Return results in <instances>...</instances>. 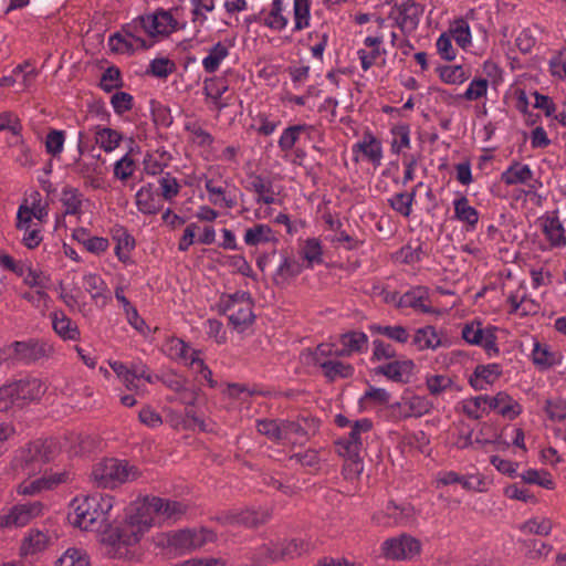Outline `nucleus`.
<instances>
[{
	"mask_svg": "<svg viewBox=\"0 0 566 566\" xmlns=\"http://www.w3.org/2000/svg\"><path fill=\"white\" fill-rule=\"evenodd\" d=\"M188 505L158 496L146 497L138 503L124 523L109 533L107 541L113 546H132L158 520L177 521L186 514Z\"/></svg>",
	"mask_w": 566,
	"mask_h": 566,
	"instance_id": "f257e3e1",
	"label": "nucleus"
},
{
	"mask_svg": "<svg viewBox=\"0 0 566 566\" xmlns=\"http://www.w3.org/2000/svg\"><path fill=\"white\" fill-rule=\"evenodd\" d=\"M113 503L112 496L102 494L75 499L72 503L74 511L69 514V521L83 531L107 532Z\"/></svg>",
	"mask_w": 566,
	"mask_h": 566,
	"instance_id": "f03ea898",
	"label": "nucleus"
},
{
	"mask_svg": "<svg viewBox=\"0 0 566 566\" xmlns=\"http://www.w3.org/2000/svg\"><path fill=\"white\" fill-rule=\"evenodd\" d=\"M57 454L56 442L52 439H38L19 449L12 460L15 472L33 476L42 472L44 465Z\"/></svg>",
	"mask_w": 566,
	"mask_h": 566,
	"instance_id": "7ed1b4c3",
	"label": "nucleus"
},
{
	"mask_svg": "<svg viewBox=\"0 0 566 566\" xmlns=\"http://www.w3.org/2000/svg\"><path fill=\"white\" fill-rule=\"evenodd\" d=\"M142 476V471L127 460L107 458L93 465L91 481L103 489H114L120 484L134 482Z\"/></svg>",
	"mask_w": 566,
	"mask_h": 566,
	"instance_id": "20e7f679",
	"label": "nucleus"
},
{
	"mask_svg": "<svg viewBox=\"0 0 566 566\" xmlns=\"http://www.w3.org/2000/svg\"><path fill=\"white\" fill-rule=\"evenodd\" d=\"M373 428L371 420L363 418L350 424L346 437L335 442V451L346 459L344 471L350 476H357L363 472L360 452L363 450V434L368 433Z\"/></svg>",
	"mask_w": 566,
	"mask_h": 566,
	"instance_id": "39448f33",
	"label": "nucleus"
},
{
	"mask_svg": "<svg viewBox=\"0 0 566 566\" xmlns=\"http://www.w3.org/2000/svg\"><path fill=\"white\" fill-rule=\"evenodd\" d=\"M53 353V346L41 339L13 342L3 349V354L6 355L4 358H13L27 364L49 358Z\"/></svg>",
	"mask_w": 566,
	"mask_h": 566,
	"instance_id": "423d86ee",
	"label": "nucleus"
},
{
	"mask_svg": "<svg viewBox=\"0 0 566 566\" xmlns=\"http://www.w3.org/2000/svg\"><path fill=\"white\" fill-rule=\"evenodd\" d=\"M272 516L268 509L230 510L219 513L214 520L223 526L259 527L265 524Z\"/></svg>",
	"mask_w": 566,
	"mask_h": 566,
	"instance_id": "0eeeda50",
	"label": "nucleus"
},
{
	"mask_svg": "<svg viewBox=\"0 0 566 566\" xmlns=\"http://www.w3.org/2000/svg\"><path fill=\"white\" fill-rule=\"evenodd\" d=\"M224 314L234 328L244 331L254 321L252 302L247 293H235L230 295L224 302Z\"/></svg>",
	"mask_w": 566,
	"mask_h": 566,
	"instance_id": "6e6552de",
	"label": "nucleus"
},
{
	"mask_svg": "<svg viewBox=\"0 0 566 566\" xmlns=\"http://www.w3.org/2000/svg\"><path fill=\"white\" fill-rule=\"evenodd\" d=\"M382 555L392 560H410L421 553V542L416 537L401 534L386 539L381 544Z\"/></svg>",
	"mask_w": 566,
	"mask_h": 566,
	"instance_id": "1a4fd4ad",
	"label": "nucleus"
},
{
	"mask_svg": "<svg viewBox=\"0 0 566 566\" xmlns=\"http://www.w3.org/2000/svg\"><path fill=\"white\" fill-rule=\"evenodd\" d=\"M44 504L40 501L19 503L13 505L8 513L0 515V526L22 527L34 518L42 516Z\"/></svg>",
	"mask_w": 566,
	"mask_h": 566,
	"instance_id": "9d476101",
	"label": "nucleus"
},
{
	"mask_svg": "<svg viewBox=\"0 0 566 566\" xmlns=\"http://www.w3.org/2000/svg\"><path fill=\"white\" fill-rule=\"evenodd\" d=\"M422 13V6L415 0H402L401 3L394 6L389 18L395 20L402 33L410 34L418 28Z\"/></svg>",
	"mask_w": 566,
	"mask_h": 566,
	"instance_id": "9b49d317",
	"label": "nucleus"
},
{
	"mask_svg": "<svg viewBox=\"0 0 566 566\" xmlns=\"http://www.w3.org/2000/svg\"><path fill=\"white\" fill-rule=\"evenodd\" d=\"M138 23L149 36L168 35L176 30L177 25L172 14L163 9L138 17Z\"/></svg>",
	"mask_w": 566,
	"mask_h": 566,
	"instance_id": "f8f14e48",
	"label": "nucleus"
},
{
	"mask_svg": "<svg viewBox=\"0 0 566 566\" xmlns=\"http://www.w3.org/2000/svg\"><path fill=\"white\" fill-rule=\"evenodd\" d=\"M416 365L413 360L397 357L374 368V374L384 376L397 384H408L413 375Z\"/></svg>",
	"mask_w": 566,
	"mask_h": 566,
	"instance_id": "ddd939ff",
	"label": "nucleus"
},
{
	"mask_svg": "<svg viewBox=\"0 0 566 566\" xmlns=\"http://www.w3.org/2000/svg\"><path fill=\"white\" fill-rule=\"evenodd\" d=\"M143 30L138 23V18L132 23L126 24L123 28L122 33H115L109 38V45L113 51L134 50V49H147V42L138 35V32Z\"/></svg>",
	"mask_w": 566,
	"mask_h": 566,
	"instance_id": "4468645a",
	"label": "nucleus"
},
{
	"mask_svg": "<svg viewBox=\"0 0 566 566\" xmlns=\"http://www.w3.org/2000/svg\"><path fill=\"white\" fill-rule=\"evenodd\" d=\"M462 338L469 344L482 346L490 357L499 353L495 335L490 329H483L479 322L465 324L462 328Z\"/></svg>",
	"mask_w": 566,
	"mask_h": 566,
	"instance_id": "2eb2a0df",
	"label": "nucleus"
},
{
	"mask_svg": "<svg viewBox=\"0 0 566 566\" xmlns=\"http://www.w3.org/2000/svg\"><path fill=\"white\" fill-rule=\"evenodd\" d=\"M17 403L40 399L46 391L45 384L39 378H25L12 382Z\"/></svg>",
	"mask_w": 566,
	"mask_h": 566,
	"instance_id": "dca6fc26",
	"label": "nucleus"
},
{
	"mask_svg": "<svg viewBox=\"0 0 566 566\" xmlns=\"http://www.w3.org/2000/svg\"><path fill=\"white\" fill-rule=\"evenodd\" d=\"M353 151L361 153L375 167H378L381 164V143L370 133L364 134L363 139L354 145Z\"/></svg>",
	"mask_w": 566,
	"mask_h": 566,
	"instance_id": "f3484780",
	"label": "nucleus"
},
{
	"mask_svg": "<svg viewBox=\"0 0 566 566\" xmlns=\"http://www.w3.org/2000/svg\"><path fill=\"white\" fill-rule=\"evenodd\" d=\"M502 375V368L497 364L479 365L470 376V385L475 390H485V385L493 384Z\"/></svg>",
	"mask_w": 566,
	"mask_h": 566,
	"instance_id": "a211bd4d",
	"label": "nucleus"
},
{
	"mask_svg": "<svg viewBox=\"0 0 566 566\" xmlns=\"http://www.w3.org/2000/svg\"><path fill=\"white\" fill-rule=\"evenodd\" d=\"M303 265L293 256L284 255L282 262L273 274V282L277 286L287 285L293 279L301 274Z\"/></svg>",
	"mask_w": 566,
	"mask_h": 566,
	"instance_id": "6ab92c4d",
	"label": "nucleus"
},
{
	"mask_svg": "<svg viewBox=\"0 0 566 566\" xmlns=\"http://www.w3.org/2000/svg\"><path fill=\"white\" fill-rule=\"evenodd\" d=\"M428 291L424 287H415L399 297L398 307H410L421 313H432L431 306L427 305Z\"/></svg>",
	"mask_w": 566,
	"mask_h": 566,
	"instance_id": "aec40b11",
	"label": "nucleus"
},
{
	"mask_svg": "<svg viewBox=\"0 0 566 566\" xmlns=\"http://www.w3.org/2000/svg\"><path fill=\"white\" fill-rule=\"evenodd\" d=\"M385 513L395 525L409 526L416 521V510L409 503L397 504L395 502H389L386 506Z\"/></svg>",
	"mask_w": 566,
	"mask_h": 566,
	"instance_id": "412c9836",
	"label": "nucleus"
},
{
	"mask_svg": "<svg viewBox=\"0 0 566 566\" xmlns=\"http://www.w3.org/2000/svg\"><path fill=\"white\" fill-rule=\"evenodd\" d=\"M52 326L54 332L64 340H77L80 338V329L70 317L62 311L51 314Z\"/></svg>",
	"mask_w": 566,
	"mask_h": 566,
	"instance_id": "4be33fe9",
	"label": "nucleus"
},
{
	"mask_svg": "<svg viewBox=\"0 0 566 566\" xmlns=\"http://www.w3.org/2000/svg\"><path fill=\"white\" fill-rule=\"evenodd\" d=\"M488 406L509 419L516 418L522 411L521 406L504 391L497 392L494 397H489Z\"/></svg>",
	"mask_w": 566,
	"mask_h": 566,
	"instance_id": "5701e85b",
	"label": "nucleus"
},
{
	"mask_svg": "<svg viewBox=\"0 0 566 566\" xmlns=\"http://www.w3.org/2000/svg\"><path fill=\"white\" fill-rule=\"evenodd\" d=\"M205 188L209 193V200L211 203L216 206H224L228 209H232L237 206L235 197L230 196L226 188L213 179H207Z\"/></svg>",
	"mask_w": 566,
	"mask_h": 566,
	"instance_id": "b1692460",
	"label": "nucleus"
},
{
	"mask_svg": "<svg viewBox=\"0 0 566 566\" xmlns=\"http://www.w3.org/2000/svg\"><path fill=\"white\" fill-rule=\"evenodd\" d=\"M91 129L94 132L95 143L106 153L117 148L123 139L120 133L108 127L96 125Z\"/></svg>",
	"mask_w": 566,
	"mask_h": 566,
	"instance_id": "393cba45",
	"label": "nucleus"
},
{
	"mask_svg": "<svg viewBox=\"0 0 566 566\" xmlns=\"http://www.w3.org/2000/svg\"><path fill=\"white\" fill-rule=\"evenodd\" d=\"M40 193L38 191L33 195L32 206L29 207L25 203H22L17 213V219H22V222H34L33 219H36L41 223L45 221L48 217V208L45 206L40 205Z\"/></svg>",
	"mask_w": 566,
	"mask_h": 566,
	"instance_id": "a878e982",
	"label": "nucleus"
},
{
	"mask_svg": "<svg viewBox=\"0 0 566 566\" xmlns=\"http://www.w3.org/2000/svg\"><path fill=\"white\" fill-rule=\"evenodd\" d=\"M542 229L553 247L566 245L565 230L557 216L543 219Z\"/></svg>",
	"mask_w": 566,
	"mask_h": 566,
	"instance_id": "bb28decb",
	"label": "nucleus"
},
{
	"mask_svg": "<svg viewBox=\"0 0 566 566\" xmlns=\"http://www.w3.org/2000/svg\"><path fill=\"white\" fill-rule=\"evenodd\" d=\"M532 178L533 171L530 166L518 161H513L501 175V180L507 186L526 184Z\"/></svg>",
	"mask_w": 566,
	"mask_h": 566,
	"instance_id": "cd10ccee",
	"label": "nucleus"
},
{
	"mask_svg": "<svg viewBox=\"0 0 566 566\" xmlns=\"http://www.w3.org/2000/svg\"><path fill=\"white\" fill-rule=\"evenodd\" d=\"M228 91L226 80L220 77L207 78L203 82V93L210 98L218 111L223 109L228 103L222 102V95Z\"/></svg>",
	"mask_w": 566,
	"mask_h": 566,
	"instance_id": "c85d7f7f",
	"label": "nucleus"
},
{
	"mask_svg": "<svg viewBox=\"0 0 566 566\" xmlns=\"http://www.w3.org/2000/svg\"><path fill=\"white\" fill-rule=\"evenodd\" d=\"M138 210L145 214H156L161 206L158 197L153 192L150 186L142 187L136 193Z\"/></svg>",
	"mask_w": 566,
	"mask_h": 566,
	"instance_id": "c756f323",
	"label": "nucleus"
},
{
	"mask_svg": "<svg viewBox=\"0 0 566 566\" xmlns=\"http://www.w3.org/2000/svg\"><path fill=\"white\" fill-rule=\"evenodd\" d=\"M368 337L363 332H348L340 336L344 348L335 352V356H349L353 352H361L367 345Z\"/></svg>",
	"mask_w": 566,
	"mask_h": 566,
	"instance_id": "7c9ffc66",
	"label": "nucleus"
},
{
	"mask_svg": "<svg viewBox=\"0 0 566 566\" xmlns=\"http://www.w3.org/2000/svg\"><path fill=\"white\" fill-rule=\"evenodd\" d=\"M454 216L461 222L467 223L469 229H474L479 222L478 210L469 205L467 197L462 196L454 200Z\"/></svg>",
	"mask_w": 566,
	"mask_h": 566,
	"instance_id": "2f4dec72",
	"label": "nucleus"
},
{
	"mask_svg": "<svg viewBox=\"0 0 566 566\" xmlns=\"http://www.w3.org/2000/svg\"><path fill=\"white\" fill-rule=\"evenodd\" d=\"M17 229L22 232V243L28 249H35L43 240L41 235V228L38 222H22V219H17Z\"/></svg>",
	"mask_w": 566,
	"mask_h": 566,
	"instance_id": "473e14b6",
	"label": "nucleus"
},
{
	"mask_svg": "<svg viewBox=\"0 0 566 566\" xmlns=\"http://www.w3.org/2000/svg\"><path fill=\"white\" fill-rule=\"evenodd\" d=\"M412 343L419 350L436 349L441 345V339L434 327L424 326L416 331Z\"/></svg>",
	"mask_w": 566,
	"mask_h": 566,
	"instance_id": "72a5a7b5",
	"label": "nucleus"
},
{
	"mask_svg": "<svg viewBox=\"0 0 566 566\" xmlns=\"http://www.w3.org/2000/svg\"><path fill=\"white\" fill-rule=\"evenodd\" d=\"M403 403L407 406V409L409 410V415H412V417H422L423 415H427L432 409L433 405L431 401H429L426 397L415 395L410 390H405L403 392Z\"/></svg>",
	"mask_w": 566,
	"mask_h": 566,
	"instance_id": "f704fd0d",
	"label": "nucleus"
},
{
	"mask_svg": "<svg viewBox=\"0 0 566 566\" xmlns=\"http://www.w3.org/2000/svg\"><path fill=\"white\" fill-rule=\"evenodd\" d=\"M230 45L223 42H217L209 51L208 55L202 60V66L207 73H214L221 62L229 55Z\"/></svg>",
	"mask_w": 566,
	"mask_h": 566,
	"instance_id": "c9c22d12",
	"label": "nucleus"
},
{
	"mask_svg": "<svg viewBox=\"0 0 566 566\" xmlns=\"http://www.w3.org/2000/svg\"><path fill=\"white\" fill-rule=\"evenodd\" d=\"M61 202L65 214L82 213L83 195L78 189L70 186L64 187L61 193Z\"/></svg>",
	"mask_w": 566,
	"mask_h": 566,
	"instance_id": "e433bc0d",
	"label": "nucleus"
},
{
	"mask_svg": "<svg viewBox=\"0 0 566 566\" xmlns=\"http://www.w3.org/2000/svg\"><path fill=\"white\" fill-rule=\"evenodd\" d=\"M271 241H276V239L274 238L273 230L268 224L260 223L245 230L244 242L250 247Z\"/></svg>",
	"mask_w": 566,
	"mask_h": 566,
	"instance_id": "4c0bfd02",
	"label": "nucleus"
},
{
	"mask_svg": "<svg viewBox=\"0 0 566 566\" xmlns=\"http://www.w3.org/2000/svg\"><path fill=\"white\" fill-rule=\"evenodd\" d=\"M322 369L324 376L329 381H334L337 378H349L354 375V367L339 360L327 359L325 363H322Z\"/></svg>",
	"mask_w": 566,
	"mask_h": 566,
	"instance_id": "58836bf2",
	"label": "nucleus"
},
{
	"mask_svg": "<svg viewBox=\"0 0 566 566\" xmlns=\"http://www.w3.org/2000/svg\"><path fill=\"white\" fill-rule=\"evenodd\" d=\"M90 556L76 547L67 548L54 563V566H90Z\"/></svg>",
	"mask_w": 566,
	"mask_h": 566,
	"instance_id": "ea45409f",
	"label": "nucleus"
},
{
	"mask_svg": "<svg viewBox=\"0 0 566 566\" xmlns=\"http://www.w3.org/2000/svg\"><path fill=\"white\" fill-rule=\"evenodd\" d=\"M99 157H90V158H77L72 165V170L84 177L92 176H102L103 175V165L98 161Z\"/></svg>",
	"mask_w": 566,
	"mask_h": 566,
	"instance_id": "a19ab883",
	"label": "nucleus"
},
{
	"mask_svg": "<svg viewBox=\"0 0 566 566\" xmlns=\"http://www.w3.org/2000/svg\"><path fill=\"white\" fill-rule=\"evenodd\" d=\"M333 347V344H319L314 350L306 349L301 354L302 361L305 365L319 366L322 368V363L327 360L324 358L335 355Z\"/></svg>",
	"mask_w": 566,
	"mask_h": 566,
	"instance_id": "79ce46f5",
	"label": "nucleus"
},
{
	"mask_svg": "<svg viewBox=\"0 0 566 566\" xmlns=\"http://www.w3.org/2000/svg\"><path fill=\"white\" fill-rule=\"evenodd\" d=\"M116 240L115 254L122 262L129 260V253L135 247V239L123 228L117 229L114 234Z\"/></svg>",
	"mask_w": 566,
	"mask_h": 566,
	"instance_id": "37998d69",
	"label": "nucleus"
},
{
	"mask_svg": "<svg viewBox=\"0 0 566 566\" xmlns=\"http://www.w3.org/2000/svg\"><path fill=\"white\" fill-rule=\"evenodd\" d=\"M437 71L440 78L448 84H461L470 77V73L462 65H443Z\"/></svg>",
	"mask_w": 566,
	"mask_h": 566,
	"instance_id": "c03bdc74",
	"label": "nucleus"
},
{
	"mask_svg": "<svg viewBox=\"0 0 566 566\" xmlns=\"http://www.w3.org/2000/svg\"><path fill=\"white\" fill-rule=\"evenodd\" d=\"M416 189L411 192H399L388 200L390 207L403 217L411 214V207L415 200Z\"/></svg>",
	"mask_w": 566,
	"mask_h": 566,
	"instance_id": "a18cd8bd",
	"label": "nucleus"
},
{
	"mask_svg": "<svg viewBox=\"0 0 566 566\" xmlns=\"http://www.w3.org/2000/svg\"><path fill=\"white\" fill-rule=\"evenodd\" d=\"M369 329L373 333L384 335V336H386L397 343H400V344L407 343L408 338H409L407 328L401 325H395V326L371 325L369 327Z\"/></svg>",
	"mask_w": 566,
	"mask_h": 566,
	"instance_id": "49530a36",
	"label": "nucleus"
},
{
	"mask_svg": "<svg viewBox=\"0 0 566 566\" xmlns=\"http://www.w3.org/2000/svg\"><path fill=\"white\" fill-rule=\"evenodd\" d=\"M23 280L24 283L29 286L40 289L35 293L38 301L48 296V294L44 292V289H46L49 284V277L44 275L43 272L30 268Z\"/></svg>",
	"mask_w": 566,
	"mask_h": 566,
	"instance_id": "de8ad7c7",
	"label": "nucleus"
},
{
	"mask_svg": "<svg viewBox=\"0 0 566 566\" xmlns=\"http://www.w3.org/2000/svg\"><path fill=\"white\" fill-rule=\"evenodd\" d=\"M256 430L272 441L282 440V421L274 419H261L256 421Z\"/></svg>",
	"mask_w": 566,
	"mask_h": 566,
	"instance_id": "09e8293b",
	"label": "nucleus"
},
{
	"mask_svg": "<svg viewBox=\"0 0 566 566\" xmlns=\"http://www.w3.org/2000/svg\"><path fill=\"white\" fill-rule=\"evenodd\" d=\"M544 410L551 421H564L566 420V399L549 398L545 402Z\"/></svg>",
	"mask_w": 566,
	"mask_h": 566,
	"instance_id": "8fccbe9b",
	"label": "nucleus"
},
{
	"mask_svg": "<svg viewBox=\"0 0 566 566\" xmlns=\"http://www.w3.org/2000/svg\"><path fill=\"white\" fill-rule=\"evenodd\" d=\"M397 357V352L395 347L389 344L385 343L381 339H374L373 340V354L370 357L371 361H389Z\"/></svg>",
	"mask_w": 566,
	"mask_h": 566,
	"instance_id": "3c124183",
	"label": "nucleus"
},
{
	"mask_svg": "<svg viewBox=\"0 0 566 566\" xmlns=\"http://www.w3.org/2000/svg\"><path fill=\"white\" fill-rule=\"evenodd\" d=\"M48 536L40 531H31L29 536L22 544V551L24 554H35L45 548L48 544Z\"/></svg>",
	"mask_w": 566,
	"mask_h": 566,
	"instance_id": "603ef678",
	"label": "nucleus"
},
{
	"mask_svg": "<svg viewBox=\"0 0 566 566\" xmlns=\"http://www.w3.org/2000/svg\"><path fill=\"white\" fill-rule=\"evenodd\" d=\"M306 129V125H293L285 128L279 139V147L281 150L287 151L292 149L298 140L300 135Z\"/></svg>",
	"mask_w": 566,
	"mask_h": 566,
	"instance_id": "864d4df0",
	"label": "nucleus"
},
{
	"mask_svg": "<svg viewBox=\"0 0 566 566\" xmlns=\"http://www.w3.org/2000/svg\"><path fill=\"white\" fill-rule=\"evenodd\" d=\"M283 0H273L272 9L268 17L264 19V24L274 30H282L287 24V19L282 15Z\"/></svg>",
	"mask_w": 566,
	"mask_h": 566,
	"instance_id": "5fc2aeb1",
	"label": "nucleus"
},
{
	"mask_svg": "<svg viewBox=\"0 0 566 566\" xmlns=\"http://www.w3.org/2000/svg\"><path fill=\"white\" fill-rule=\"evenodd\" d=\"M553 528V522L549 518H531L526 521L521 530L527 534H535L541 536H547Z\"/></svg>",
	"mask_w": 566,
	"mask_h": 566,
	"instance_id": "6e6d98bb",
	"label": "nucleus"
},
{
	"mask_svg": "<svg viewBox=\"0 0 566 566\" xmlns=\"http://www.w3.org/2000/svg\"><path fill=\"white\" fill-rule=\"evenodd\" d=\"M122 76L120 71L116 66L107 67L102 74L99 86L105 92L109 93L115 88L122 87Z\"/></svg>",
	"mask_w": 566,
	"mask_h": 566,
	"instance_id": "4d7b16f0",
	"label": "nucleus"
},
{
	"mask_svg": "<svg viewBox=\"0 0 566 566\" xmlns=\"http://www.w3.org/2000/svg\"><path fill=\"white\" fill-rule=\"evenodd\" d=\"M453 385L447 375H431L426 378V386L432 396H439Z\"/></svg>",
	"mask_w": 566,
	"mask_h": 566,
	"instance_id": "13d9d810",
	"label": "nucleus"
},
{
	"mask_svg": "<svg viewBox=\"0 0 566 566\" xmlns=\"http://www.w3.org/2000/svg\"><path fill=\"white\" fill-rule=\"evenodd\" d=\"M301 253L304 260L308 262L310 266H312L313 263H321L323 261L321 242L315 238L305 241Z\"/></svg>",
	"mask_w": 566,
	"mask_h": 566,
	"instance_id": "bf43d9fd",
	"label": "nucleus"
},
{
	"mask_svg": "<svg viewBox=\"0 0 566 566\" xmlns=\"http://www.w3.org/2000/svg\"><path fill=\"white\" fill-rule=\"evenodd\" d=\"M310 2L308 0H294V29L300 31L308 25Z\"/></svg>",
	"mask_w": 566,
	"mask_h": 566,
	"instance_id": "052dcab7",
	"label": "nucleus"
},
{
	"mask_svg": "<svg viewBox=\"0 0 566 566\" xmlns=\"http://www.w3.org/2000/svg\"><path fill=\"white\" fill-rule=\"evenodd\" d=\"M304 543L297 539L280 543V554L273 555L274 560H285L298 556L303 549Z\"/></svg>",
	"mask_w": 566,
	"mask_h": 566,
	"instance_id": "680f3d73",
	"label": "nucleus"
},
{
	"mask_svg": "<svg viewBox=\"0 0 566 566\" xmlns=\"http://www.w3.org/2000/svg\"><path fill=\"white\" fill-rule=\"evenodd\" d=\"M168 544L175 549L192 551L190 530H180L169 534Z\"/></svg>",
	"mask_w": 566,
	"mask_h": 566,
	"instance_id": "e2e57ef3",
	"label": "nucleus"
},
{
	"mask_svg": "<svg viewBox=\"0 0 566 566\" xmlns=\"http://www.w3.org/2000/svg\"><path fill=\"white\" fill-rule=\"evenodd\" d=\"M488 400L489 396H478L465 401L463 405L464 413L474 420L481 419L482 412H480V409L485 410L484 406L488 405Z\"/></svg>",
	"mask_w": 566,
	"mask_h": 566,
	"instance_id": "0e129e2a",
	"label": "nucleus"
},
{
	"mask_svg": "<svg viewBox=\"0 0 566 566\" xmlns=\"http://www.w3.org/2000/svg\"><path fill=\"white\" fill-rule=\"evenodd\" d=\"M64 140L65 136L62 130H51L45 138L46 151L53 157H56L63 150Z\"/></svg>",
	"mask_w": 566,
	"mask_h": 566,
	"instance_id": "69168bd1",
	"label": "nucleus"
},
{
	"mask_svg": "<svg viewBox=\"0 0 566 566\" xmlns=\"http://www.w3.org/2000/svg\"><path fill=\"white\" fill-rule=\"evenodd\" d=\"M488 85V80L475 78L469 84V87L461 97L467 101H476L486 94Z\"/></svg>",
	"mask_w": 566,
	"mask_h": 566,
	"instance_id": "338daca9",
	"label": "nucleus"
},
{
	"mask_svg": "<svg viewBox=\"0 0 566 566\" xmlns=\"http://www.w3.org/2000/svg\"><path fill=\"white\" fill-rule=\"evenodd\" d=\"M175 70V64L165 57L155 59L149 65L148 73L156 77L165 78Z\"/></svg>",
	"mask_w": 566,
	"mask_h": 566,
	"instance_id": "774afa93",
	"label": "nucleus"
}]
</instances>
